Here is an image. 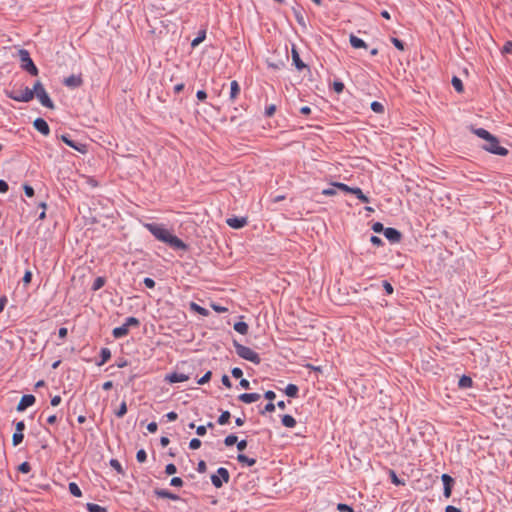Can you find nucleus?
<instances>
[{
  "instance_id": "1",
  "label": "nucleus",
  "mask_w": 512,
  "mask_h": 512,
  "mask_svg": "<svg viewBox=\"0 0 512 512\" xmlns=\"http://www.w3.org/2000/svg\"><path fill=\"white\" fill-rule=\"evenodd\" d=\"M144 227L159 241L166 243L173 249L186 250L187 245L177 236L172 234L163 225L146 223Z\"/></svg>"
},
{
  "instance_id": "2",
  "label": "nucleus",
  "mask_w": 512,
  "mask_h": 512,
  "mask_svg": "<svg viewBox=\"0 0 512 512\" xmlns=\"http://www.w3.org/2000/svg\"><path fill=\"white\" fill-rule=\"evenodd\" d=\"M473 132L481 139L485 140V144L483 145V149L496 155L506 156L508 154V150L499 145L498 139L493 136L490 132L483 128L474 129Z\"/></svg>"
},
{
  "instance_id": "3",
  "label": "nucleus",
  "mask_w": 512,
  "mask_h": 512,
  "mask_svg": "<svg viewBox=\"0 0 512 512\" xmlns=\"http://www.w3.org/2000/svg\"><path fill=\"white\" fill-rule=\"evenodd\" d=\"M234 347L236 350V353L239 357L250 361L254 364H259L261 362V358L258 353H256L251 348L244 346L242 344H239L238 342L234 341Z\"/></svg>"
},
{
  "instance_id": "4",
  "label": "nucleus",
  "mask_w": 512,
  "mask_h": 512,
  "mask_svg": "<svg viewBox=\"0 0 512 512\" xmlns=\"http://www.w3.org/2000/svg\"><path fill=\"white\" fill-rule=\"evenodd\" d=\"M18 55L20 59L21 68L29 72L31 75L36 76L38 74V69L34 64L33 60L31 59L29 52L25 49H20L18 51Z\"/></svg>"
},
{
  "instance_id": "5",
  "label": "nucleus",
  "mask_w": 512,
  "mask_h": 512,
  "mask_svg": "<svg viewBox=\"0 0 512 512\" xmlns=\"http://www.w3.org/2000/svg\"><path fill=\"white\" fill-rule=\"evenodd\" d=\"M32 90L34 91V96L37 97L39 102L44 107H47V108H50V109L54 108V104H53L52 100L50 99L48 93L46 92L44 86L42 85V83L40 81H37L34 84Z\"/></svg>"
},
{
  "instance_id": "6",
  "label": "nucleus",
  "mask_w": 512,
  "mask_h": 512,
  "mask_svg": "<svg viewBox=\"0 0 512 512\" xmlns=\"http://www.w3.org/2000/svg\"><path fill=\"white\" fill-rule=\"evenodd\" d=\"M139 320L135 317H128L125 323L119 327H115L112 330V335L114 338L119 339L125 337L129 333V328L131 326H138Z\"/></svg>"
},
{
  "instance_id": "7",
  "label": "nucleus",
  "mask_w": 512,
  "mask_h": 512,
  "mask_svg": "<svg viewBox=\"0 0 512 512\" xmlns=\"http://www.w3.org/2000/svg\"><path fill=\"white\" fill-rule=\"evenodd\" d=\"M8 97L18 102H29L34 98V91L28 87L8 92Z\"/></svg>"
},
{
  "instance_id": "8",
  "label": "nucleus",
  "mask_w": 512,
  "mask_h": 512,
  "mask_svg": "<svg viewBox=\"0 0 512 512\" xmlns=\"http://www.w3.org/2000/svg\"><path fill=\"white\" fill-rule=\"evenodd\" d=\"M229 479V472L224 467L218 468L217 473L211 476V482L216 488H221L223 483H227Z\"/></svg>"
},
{
  "instance_id": "9",
  "label": "nucleus",
  "mask_w": 512,
  "mask_h": 512,
  "mask_svg": "<svg viewBox=\"0 0 512 512\" xmlns=\"http://www.w3.org/2000/svg\"><path fill=\"white\" fill-rule=\"evenodd\" d=\"M24 429H25V423L23 421H19L16 423L15 432L12 436L13 446H18L23 441Z\"/></svg>"
},
{
  "instance_id": "10",
  "label": "nucleus",
  "mask_w": 512,
  "mask_h": 512,
  "mask_svg": "<svg viewBox=\"0 0 512 512\" xmlns=\"http://www.w3.org/2000/svg\"><path fill=\"white\" fill-rule=\"evenodd\" d=\"M35 400V397L30 394L22 396L17 405V411H24L28 407L32 406L35 403Z\"/></svg>"
},
{
  "instance_id": "11",
  "label": "nucleus",
  "mask_w": 512,
  "mask_h": 512,
  "mask_svg": "<svg viewBox=\"0 0 512 512\" xmlns=\"http://www.w3.org/2000/svg\"><path fill=\"white\" fill-rule=\"evenodd\" d=\"M61 139L64 143H66L68 146H70L71 148L79 151L80 153H86L87 152V148H86V145L84 144H80V143H75L74 141H72L68 136L66 135H62L61 136Z\"/></svg>"
},
{
  "instance_id": "12",
  "label": "nucleus",
  "mask_w": 512,
  "mask_h": 512,
  "mask_svg": "<svg viewBox=\"0 0 512 512\" xmlns=\"http://www.w3.org/2000/svg\"><path fill=\"white\" fill-rule=\"evenodd\" d=\"M226 223L229 227H231L233 229H240L247 224V219L244 217H241V218L233 217V218H228L226 220Z\"/></svg>"
},
{
  "instance_id": "13",
  "label": "nucleus",
  "mask_w": 512,
  "mask_h": 512,
  "mask_svg": "<svg viewBox=\"0 0 512 512\" xmlns=\"http://www.w3.org/2000/svg\"><path fill=\"white\" fill-rule=\"evenodd\" d=\"M383 233L393 243L399 242L401 239V233L395 228H386Z\"/></svg>"
},
{
  "instance_id": "14",
  "label": "nucleus",
  "mask_w": 512,
  "mask_h": 512,
  "mask_svg": "<svg viewBox=\"0 0 512 512\" xmlns=\"http://www.w3.org/2000/svg\"><path fill=\"white\" fill-rule=\"evenodd\" d=\"M35 129L42 133L43 135H48L50 133V128L47 122L42 118L35 119L33 123Z\"/></svg>"
},
{
  "instance_id": "15",
  "label": "nucleus",
  "mask_w": 512,
  "mask_h": 512,
  "mask_svg": "<svg viewBox=\"0 0 512 512\" xmlns=\"http://www.w3.org/2000/svg\"><path fill=\"white\" fill-rule=\"evenodd\" d=\"M67 87L77 88L82 85L83 80L79 75H71L64 79L63 82Z\"/></svg>"
},
{
  "instance_id": "16",
  "label": "nucleus",
  "mask_w": 512,
  "mask_h": 512,
  "mask_svg": "<svg viewBox=\"0 0 512 512\" xmlns=\"http://www.w3.org/2000/svg\"><path fill=\"white\" fill-rule=\"evenodd\" d=\"M189 379V377L183 373H171L166 375L165 380L169 383H178V382H185Z\"/></svg>"
},
{
  "instance_id": "17",
  "label": "nucleus",
  "mask_w": 512,
  "mask_h": 512,
  "mask_svg": "<svg viewBox=\"0 0 512 512\" xmlns=\"http://www.w3.org/2000/svg\"><path fill=\"white\" fill-rule=\"evenodd\" d=\"M240 91H241V89H240L239 83L236 80H233L230 83V95H229V99L232 103L236 101V99L238 98V96L240 94Z\"/></svg>"
},
{
  "instance_id": "18",
  "label": "nucleus",
  "mask_w": 512,
  "mask_h": 512,
  "mask_svg": "<svg viewBox=\"0 0 512 512\" xmlns=\"http://www.w3.org/2000/svg\"><path fill=\"white\" fill-rule=\"evenodd\" d=\"M260 397L261 396L258 393H243V394L239 395L238 398L243 403L250 404V403L258 401L260 399Z\"/></svg>"
},
{
  "instance_id": "19",
  "label": "nucleus",
  "mask_w": 512,
  "mask_h": 512,
  "mask_svg": "<svg viewBox=\"0 0 512 512\" xmlns=\"http://www.w3.org/2000/svg\"><path fill=\"white\" fill-rule=\"evenodd\" d=\"M349 41H350L351 46L355 49L367 47L366 43L362 39L358 38L357 36H355L353 34L350 35Z\"/></svg>"
},
{
  "instance_id": "20",
  "label": "nucleus",
  "mask_w": 512,
  "mask_h": 512,
  "mask_svg": "<svg viewBox=\"0 0 512 512\" xmlns=\"http://www.w3.org/2000/svg\"><path fill=\"white\" fill-rule=\"evenodd\" d=\"M189 307H190V309L193 312H196V313H198V314H200L202 316H208L209 315V311L206 308L198 305L195 302H190Z\"/></svg>"
},
{
  "instance_id": "21",
  "label": "nucleus",
  "mask_w": 512,
  "mask_h": 512,
  "mask_svg": "<svg viewBox=\"0 0 512 512\" xmlns=\"http://www.w3.org/2000/svg\"><path fill=\"white\" fill-rule=\"evenodd\" d=\"M292 60L298 70H302L305 67V64L300 59L299 53L295 48L292 49Z\"/></svg>"
},
{
  "instance_id": "22",
  "label": "nucleus",
  "mask_w": 512,
  "mask_h": 512,
  "mask_svg": "<svg viewBox=\"0 0 512 512\" xmlns=\"http://www.w3.org/2000/svg\"><path fill=\"white\" fill-rule=\"evenodd\" d=\"M155 494L160 497V498H168V499H171V500H178L179 497L167 490H156L155 491Z\"/></svg>"
},
{
  "instance_id": "23",
  "label": "nucleus",
  "mask_w": 512,
  "mask_h": 512,
  "mask_svg": "<svg viewBox=\"0 0 512 512\" xmlns=\"http://www.w3.org/2000/svg\"><path fill=\"white\" fill-rule=\"evenodd\" d=\"M237 460L239 463H241L243 465H247V466H253L256 463L255 458H249L244 454H239L237 456Z\"/></svg>"
},
{
  "instance_id": "24",
  "label": "nucleus",
  "mask_w": 512,
  "mask_h": 512,
  "mask_svg": "<svg viewBox=\"0 0 512 512\" xmlns=\"http://www.w3.org/2000/svg\"><path fill=\"white\" fill-rule=\"evenodd\" d=\"M298 391L299 389L295 384H288L285 388V394L292 398L297 397Z\"/></svg>"
},
{
  "instance_id": "25",
  "label": "nucleus",
  "mask_w": 512,
  "mask_h": 512,
  "mask_svg": "<svg viewBox=\"0 0 512 512\" xmlns=\"http://www.w3.org/2000/svg\"><path fill=\"white\" fill-rule=\"evenodd\" d=\"M101 361L98 363L99 366L105 364L111 358V351L108 348L101 349Z\"/></svg>"
},
{
  "instance_id": "26",
  "label": "nucleus",
  "mask_w": 512,
  "mask_h": 512,
  "mask_svg": "<svg viewBox=\"0 0 512 512\" xmlns=\"http://www.w3.org/2000/svg\"><path fill=\"white\" fill-rule=\"evenodd\" d=\"M282 424L285 427L293 428L296 425V420L291 415H284L282 417Z\"/></svg>"
},
{
  "instance_id": "27",
  "label": "nucleus",
  "mask_w": 512,
  "mask_h": 512,
  "mask_svg": "<svg viewBox=\"0 0 512 512\" xmlns=\"http://www.w3.org/2000/svg\"><path fill=\"white\" fill-rule=\"evenodd\" d=\"M458 384L460 388H470L472 387L473 381L470 377L464 375L459 379Z\"/></svg>"
},
{
  "instance_id": "28",
  "label": "nucleus",
  "mask_w": 512,
  "mask_h": 512,
  "mask_svg": "<svg viewBox=\"0 0 512 512\" xmlns=\"http://www.w3.org/2000/svg\"><path fill=\"white\" fill-rule=\"evenodd\" d=\"M234 329L238 333L245 335L248 332V325L245 322H237L234 324Z\"/></svg>"
},
{
  "instance_id": "29",
  "label": "nucleus",
  "mask_w": 512,
  "mask_h": 512,
  "mask_svg": "<svg viewBox=\"0 0 512 512\" xmlns=\"http://www.w3.org/2000/svg\"><path fill=\"white\" fill-rule=\"evenodd\" d=\"M206 38V31L205 30H202L199 32V35L192 40L191 42V46L193 48L197 47L200 43H202Z\"/></svg>"
},
{
  "instance_id": "30",
  "label": "nucleus",
  "mask_w": 512,
  "mask_h": 512,
  "mask_svg": "<svg viewBox=\"0 0 512 512\" xmlns=\"http://www.w3.org/2000/svg\"><path fill=\"white\" fill-rule=\"evenodd\" d=\"M353 194L363 203H368L369 198L363 194L362 190L358 187H354Z\"/></svg>"
},
{
  "instance_id": "31",
  "label": "nucleus",
  "mask_w": 512,
  "mask_h": 512,
  "mask_svg": "<svg viewBox=\"0 0 512 512\" xmlns=\"http://www.w3.org/2000/svg\"><path fill=\"white\" fill-rule=\"evenodd\" d=\"M69 491L75 497H81L82 495L81 489L75 482L69 483Z\"/></svg>"
},
{
  "instance_id": "32",
  "label": "nucleus",
  "mask_w": 512,
  "mask_h": 512,
  "mask_svg": "<svg viewBox=\"0 0 512 512\" xmlns=\"http://www.w3.org/2000/svg\"><path fill=\"white\" fill-rule=\"evenodd\" d=\"M452 85L457 92H459V93L463 92V90H464L463 83L458 77L454 76L452 78Z\"/></svg>"
},
{
  "instance_id": "33",
  "label": "nucleus",
  "mask_w": 512,
  "mask_h": 512,
  "mask_svg": "<svg viewBox=\"0 0 512 512\" xmlns=\"http://www.w3.org/2000/svg\"><path fill=\"white\" fill-rule=\"evenodd\" d=\"M333 186L340 189L341 191L343 192H346V193H352L353 194V190L354 188L352 187H349L348 185L344 184V183H340V182H335L333 183Z\"/></svg>"
},
{
  "instance_id": "34",
  "label": "nucleus",
  "mask_w": 512,
  "mask_h": 512,
  "mask_svg": "<svg viewBox=\"0 0 512 512\" xmlns=\"http://www.w3.org/2000/svg\"><path fill=\"white\" fill-rule=\"evenodd\" d=\"M87 509L89 512H106V509L98 504L88 503Z\"/></svg>"
},
{
  "instance_id": "35",
  "label": "nucleus",
  "mask_w": 512,
  "mask_h": 512,
  "mask_svg": "<svg viewBox=\"0 0 512 512\" xmlns=\"http://www.w3.org/2000/svg\"><path fill=\"white\" fill-rule=\"evenodd\" d=\"M371 109H372V111H374L375 113H378V114L384 113V106L382 103H380L378 101H374L371 103Z\"/></svg>"
},
{
  "instance_id": "36",
  "label": "nucleus",
  "mask_w": 512,
  "mask_h": 512,
  "mask_svg": "<svg viewBox=\"0 0 512 512\" xmlns=\"http://www.w3.org/2000/svg\"><path fill=\"white\" fill-rule=\"evenodd\" d=\"M231 417V414L229 411H224L218 418V423L220 425H225L229 422V419Z\"/></svg>"
},
{
  "instance_id": "37",
  "label": "nucleus",
  "mask_w": 512,
  "mask_h": 512,
  "mask_svg": "<svg viewBox=\"0 0 512 512\" xmlns=\"http://www.w3.org/2000/svg\"><path fill=\"white\" fill-rule=\"evenodd\" d=\"M127 413V404L125 401H123L118 410L115 412V415L118 417V418H122L125 414Z\"/></svg>"
},
{
  "instance_id": "38",
  "label": "nucleus",
  "mask_w": 512,
  "mask_h": 512,
  "mask_svg": "<svg viewBox=\"0 0 512 512\" xmlns=\"http://www.w3.org/2000/svg\"><path fill=\"white\" fill-rule=\"evenodd\" d=\"M104 284H105V279L103 277H98L95 279L92 289L94 291H97V290L101 289L104 286Z\"/></svg>"
},
{
  "instance_id": "39",
  "label": "nucleus",
  "mask_w": 512,
  "mask_h": 512,
  "mask_svg": "<svg viewBox=\"0 0 512 512\" xmlns=\"http://www.w3.org/2000/svg\"><path fill=\"white\" fill-rule=\"evenodd\" d=\"M136 459H137V461H138V462H140V463L145 462V461H146V459H147V454H146L145 450L140 449V450L137 452V454H136Z\"/></svg>"
},
{
  "instance_id": "40",
  "label": "nucleus",
  "mask_w": 512,
  "mask_h": 512,
  "mask_svg": "<svg viewBox=\"0 0 512 512\" xmlns=\"http://www.w3.org/2000/svg\"><path fill=\"white\" fill-rule=\"evenodd\" d=\"M237 442V436L231 434V435H228L225 440H224V443L226 446H232L233 444H235Z\"/></svg>"
},
{
  "instance_id": "41",
  "label": "nucleus",
  "mask_w": 512,
  "mask_h": 512,
  "mask_svg": "<svg viewBox=\"0 0 512 512\" xmlns=\"http://www.w3.org/2000/svg\"><path fill=\"white\" fill-rule=\"evenodd\" d=\"M32 280V272L30 270H27L23 276V283L25 286H28L31 283Z\"/></svg>"
},
{
  "instance_id": "42",
  "label": "nucleus",
  "mask_w": 512,
  "mask_h": 512,
  "mask_svg": "<svg viewBox=\"0 0 512 512\" xmlns=\"http://www.w3.org/2000/svg\"><path fill=\"white\" fill-rule=\"evenodd\" d=\"M211 375H212L211 371L206 372V373H205V374H204V375H203V376L198 380V384L203 385V384H205V383L209 382V381H210V379H211Z\"/></svg>"
},
{
  "instance_id": "43",
  "label": "nucleus",
  "mask_w": 512,
  "mask_h": 512,
  "mask_svg": "<svg viewBox=\"0 0 512 512\" xmlns=\"http://www.w3.org/2000/svg\"><path fill=\"white\" fill-rule=\"evenodd\" d=\"M200 446H201V441L198 438H193L189 443V448L192 450H196V449L200 448Z\"/></svg>"
},
{
  "instance_id": "44",
  "label": "nucleus",
  "mask_w": 512,
  "mask_h": 512,
  "mask_svg": "<svg viewBox=\"0 0 512 512\" xmlns=\"http://www.w3.org/2000/svg\"><path fill=\"white\" fill-rule=\"evenodd\" d=\"M18 470L22 473H29L31 470V466L28 462H23L19 465Z\"/></svg>"
},
{
  "instance_id": "45",
  "label": "nucleus",
  "mask_w": 512,
  "mask_h": 512,
  "mask_svg": "<svg viewBox=\"0 0 512 512\" xmlns=\"http://www.w3.org/2000/svg\"><path fill=\"white\" fill-rule=\"evenodd\" d=\"M275 111H276V105L274 104H271L269 106L266 107L265 109V115L267 117H272L274 114H275Z\"/></svg>"
},
{
  "instance_id": "46",
  "label": "nucleus",
  "mask_w": 512,
  "mask_h": 512,
  "mask_svg": "<svg viewBox=\"0 0 512 512\" xmlns=\"http://www.w3.org/2000/svg\"><path fill=\"white\" fill-rule=\"evenodd\" d=\"M390 477H391V481H392L395 485H404V482H403V481H401V480L397 477L396 473H395L393 470H391V471H390Z\"/></svg>"
},
{
  "instance_id": "47",
  "label": "nucleus",
  "mask_w": 512,
  "mask_h": 512,
  "mask_svg": "<svg viewBox=\"0 0 512 512\" xmlns=\"http://www.w3.org/2000/svg\"><path fill=\"white\" fill-rule=\"evenodd\" d=\"M333 89L336 93L340 94L344 90V84L342 82L335 81L333 83Z\"/></svg>"
},
{
  "instance_id": "48",
  "label": "nucleus",
  "mask_w": 512,
  "mask_h": 512,
  "mask_svg": "<svg viewBox=\"0 0 512 512\" xmlns=\"http://www.w3.org/2000/svg\"><path fill=\"white\" fill-rule=\"evenodd\" d=\"M391 42L394 44V46L399 49L400 51H403L404 50V44L401 40H399L398 38H391Z\"/></svg>"
},
{
  "instance_id": "49",
  "label": "nucleus",
  "mask_w": 512,
  "mask_h": 512,
  "mask_svg": "<svg viewBox=\"0 0 512 512\" xmlns=\"http://www.w3.org/2000/svg\"><path fill=\"white\" fill-rule=\"evenodd\" d=\"M337 509L340 511V512H354V510L352 509V507L346 505V504H342V503H339L337 505Z\"/></svg>"
},
{
  "instance_id": "50",
  "label": "nucleus",
  "mask_w": 512,
  "mask_h": 512,
  "mask_svg": "<svg viewBox=\"0 0 512 512\" xmlns=\"http://www.w3.org/2000/svg\"><path fill=\"white\" fill-rule=\"evenodd\" d=\"M441 479H442L444 486L453 484V479L448 474H443Z\"/></svg>"
},
{
  "instance_id": "51",
  "label": "nucleus",
  "mask_w": 512,
  "mask_h": 512,
  "mask_svg": "<svg viewBox=\"0 0 512 512\" xmlns=\"http://www.w3.org/2000/svg\"><path fill=\"white\" fill-rule=\"evenodd\" d=\"M176 471H177V468L174 464H168L165 468V472L168 475H173L176 473Z\"/></svg>"
},
{
  "instance_id": "52",
  "label": "nucleus",
  "mask_w": 512,
  "mask_h": 512,
  "mask_svg": "<svg viewBox=\"0 0 512 512\" xmlns=\"http://www.w3.org/2000/svg\"><path fill=\"white\" fill-rule=\"evenodd\" d=\"M372 229L376 233H380L382 231L384 232V230H385L384 227H383V224L380 223V222L374 223L373 226H372Z\"/></svg>"
},
{
  "instance_id": "53",
  "label": "nucleus",
  "mask_w": 512,
  "mask_h": 512,
  "mask_svg": "<svg viewBox=\"0 0 512 512\" xmlns=\"http://www.w3.org/2000/svg\"><path fill=\"white\" fill-rule=\"evenodd\" d=\"M211 307L214 311H216L218 313H225L228 311V309L226 307L220 306L218 304H212Z\"/></svg>"
},
{
  "instance_id": "54",
  "label": "nucleus",
  "mask_w": 512,
  "mask_h": 512,
  "mask_svg": "<svg viewBox=\"0 0 512 512\" xmlns=\"http://www.w3.org/2000/svg\"><path fill=\"white\" fill-rule=\"evenodd\" d=\"M143 283L147 288H154L155 287V281L152 278L146 277L144 278Z\"/></svg>"
},
{
  "instance_id": "55",
  "label": "nucleus",
  "mask_w": 512,
  "mask_h": 512,
  "mask_svg": "<svg viewBox=\"0 0 512 512\" xmlns=\"http://www.w3.org/2000/svg\"><path fill=\"white\" fill-rule=\"evenodd\" d=\"M171 485L175 487H180L183 485V480L180 477H174L171 479Z\"/></svg>"
},
{
  "instance_id": "56",
  "label": "nucleus",
  "mask_w": 512,
  "mask_h": 512,
  "mask_svg": "<svg viewBox=\"0 0 512 512\" xmlns=\"http://www.w3.org/2000/svg\"><path fill=\"white\" fill-rule=\"evenodd\" d=\"M231 373L234 378H241L243 375L242 370L238 367L233 368Z\"/></svg>"
},
{
  "instance_id": "57",
  "label": "nucleus",
  "mask_w": 512,
  "mask_h": 512,
  "mask_svg": "<svg viewBox=\"0 0 512 512\" xmlns=\"http://www.w3.org/2000/svg\"><path fill=\"white\" fill-rule=\"evenodd\" d=\"M383 287L388 295H391L394 291L392 285L387 281L383 282Z\"/></svg>"
},
{
  "instance_id": "58",
  "label": "nucleus",
  "mask_w": 512,
  "mask_h": 512,
  "mask_svg": "<svg viewBox=\"0 0 512 512\" xmlns=\"http://www.w3.org/2000/svg\"><path fill=\"white\" fill-rule=\"evenodd\" d=\"M24 192L26 194L27 197H32L34 196V189L29 186V185H24Z\"/></svg>"
},
{
  "instance_id": "59",
  "label": "nucleus",
  "mask_w": 512,
  "mask_h": 512,
  "mask_svg": "<svg viewBox=\"0 0 512 512\" xmlns=\"http://www.w3.org/2000/svg\"><path fill=\"white\" fill-rule=\"evenodd\" d=\"M110 465L116 469L118 472H121L122 471V468H121V464L119 463L118 460H115V459H112L110 461Z\"/></svg>"
},
{
  "instance_id": "60",
  "label": "nucleus",
  "mask_w": 512,
  "mask_h": 512,
  "mask_svg": "<svg viewBox=\"0 0 512 512\" xmlns=\"http://www.w3.org/2000/svg\"><path fill=\"white\" fill-rule=\"evenodd\" d=\"M158 429V425L156 422H151L147 425V430L150 432V433H155Z\"/></svg>"
},
{
  "instance_id": "61",
  "label": "nucleus",
  "mask_w": 512,
  "mask_h": 512,
  "mask_svg": "<svg viewBox=\"0 0 512 512\" xmlns=\"http://www.w3.org/2000/svg\"><path fill=\"white\" fill-rule=\"evenodd\" d=\"M206 463L205 461L201 460L199 463H198V466H197V471L199 473H204L206 471Z\"/></svg>"
},
{
  "instance_id": "62",
  "label": "nucleus",
  "mask_w": 512,
  "mask_h": 512,
  "mask_svg": "<svg viewBox=\"0 0 512 512\" xmlns=\"http://www.w3.org/2000/svg\"><path fill=\"white\" fill-rule=\"evenodd\" d=\"M198 100L204 101L207 98V94L204 90H199L196 94Z\"/></svg>"
},
{
  "instance_id": "63",
  "label": "nucleus",
  "mask_w": 512,
  "mask_h": 512,
  "mask_svg": "<svg viewBox=\"0 0 512 512\" xmlns=\"http://www.w3.org/2000/svg\"><path fill=\"white\" fill-rule=\"evenodd\" d=\"M511 51H512V42L508 41L505 43V45L503 47V52L509 53Z\"/></svg>"
},
{
  "instance_id": "64",
  "label": "nucleus",
  "mask_w": 512,
  "mask_h": 512,
  "mask_svg": "<svg viewBox=\"0 0 512 512\" xmlns=\"http://www.w3.org/2000/svg\"><path fill=\"white\" fill-rule=\"evenodd\" d=\"M445 512H461V510L455 506H447Z\"/></svg>"
}]
</instances>
